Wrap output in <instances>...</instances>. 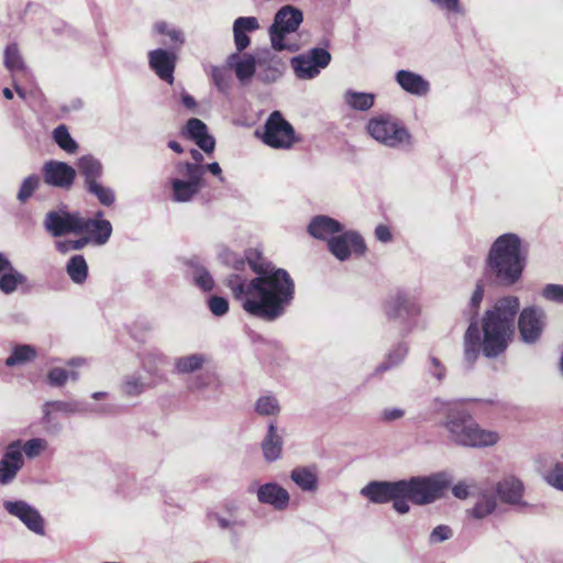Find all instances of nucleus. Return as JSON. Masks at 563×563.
<instances>
[{
	"label": "nucleus",
	"mask_w": 563,
	"mask_h": 563,
	"mask_svg": "<svg viewBox=\"0 0 563 563\" xmlns=\"http://www.w3.org/2000/svg\"><path fill=\"white\" fill-rule=\"evenodd\" d=\"M225 285L249 314L267 321L282 317L295 297V283L283 268L264 271L250 280L232 274Z\"/></svg>",
	"instance_id": "1"
},
{
	"label": "nucleus",
	"mask_w": 563,
	"mask_h": 563,
	"mask_svg": "<svg viewBox=\"0 0 563 563\" xmlns=\"http://www.w3.org/2000/svg\"><path fill=\"white\" fill-rule=\"evenodd\" d=\"M520 308L519 299L507 296L498 299L482 319V351L486 357L504 353L516 332L515 320Z\"/></svg>",
	"instance_id": "2"
},
{
	"label": "nucleus",
	"mask_w": 563,
	"mask_h": 563,
	"mask_svg": "<svg viewBox=\"0 0 563 563\" xmlns=\"http://www.w3.org/2000/svg\"><path fill=\"white\" fill-rule=\"evenodd\" d=\"M487 272L505 286L516 284L526 266V254L520 239L512 233L503 234L495 240L486 260Z\"/></svg>",
	"instance_id": "3"
},
{
	"label": "nucleus",
	"mask_w": 563,
	"mask_h": 563,
	"mask_svg": "<svg viewBox=\"0 0 563 563\" xmlns=\"http://www.w3.org/2000/svg\"><path fill=\"white\" fill-rule=\"evenodd\" d=\"M443 427L449 440L459 446L484 449L496 445L500 435L497 431L483 428L464 409H449Z\"/></svg>",
	"instance_id": "4"
},
{
	"label": "nucleus",
	"mask_w": 563,
	"mask_h": 563,
	"mask_svg": "<svg viewBox=\"0 0 563 563\" xmlns=\"http://www.w3.org/2000/svg\"><path fill=\"white\" fill-rule=\"evenodd\" d=\"M302 12L292 5L280 8L274 18V23L269 27L271 43L276 51L296 52L299 45L292 36L302 23Z\"/></svg>",
	"instance_id": "5"
},
{
	"label": "nucleus",
	"mask_w": 563,
	"mask_h": 563,
	"mask_svg": "<svg viewBox=\"0 0 563 563\" xmlns=\"http://www.w3.org/2000/svg\"><path fill=\"white\" fill-rule=\"evenodd\" d=\"M366 131L379 144L389 148L412 146V136L398 120L388 115H377L368 120Z\"/></svg>",
	"instance_id": "6"
},
{
	"label": "nucleus",
	"mask_w": 563,
	"mask_h": 563,
	"mask_svg": "<svg viewBox=\"0 0 563 563\" xmlns=\"http://www.w3.org/2000/svg\"><path fill=\"white\" fill-rule=\"evenodd\" d=\"M404 494L409 495V499L417 505L431 504L443 496L449 485V479L444 474H433L430 476L412 477L402 481Z\"/></svg>",
	"instance_id": "7"
},
{
	"label": "nucleus",
	"mask_w": 563,
	"mask_h": 563,
	"mask_svg": "<svg viewBox=\"0 0 563 563\" xmlns=\"http://www.w3.org/2000/svg\"><path fill=\"white\" fill-rule=\"evenodd\" d=\"M177 177L170 179L173 198L178 202L191 200L201 189L203 167L198 164L180 163Z\"/></svg>",
	"instance_id": "8"
},
{
	"label": "nucleus",
	"mask_w": 563,
	"mask_h": 563,
	"mask_svg": "<svg viewBox=\"0 0 563 563\" xmlns=\"http://www.w3.org/2000/svg\"><path fill=\"white\" fill-rule=\"evenodd\" d=\"M263 142L274 148H289L296 142L294 128L278 111L273 112L266 123L262 136Z\"/></svg>",
	"instance_id": "9"
},
{
	"label": "nucleus",
	"mask_w": 563,
	"mask_h": 563,
	"mask_svg": "<svg viewBox=\"0 0 563 563\" xmlns=\"http://www.w3.org/2000/svg\"><path fill=\"white\" fill-rule=\"evenodd\" d=\"M331 60V54L324 48H312L307 54L294 57L291 59L296 75L301 79H311L319 75L322 68H325Z\"/></svg>",
	"instance_id": "10"
},
{
	"label": "nucleus",
	"mask_w": 563,
	"mask_h": 563,
	"mask_svg": "<svg viewBox=\"0 0 563 563\" xmlns=\"http://www.w3.org/2000/svg\"><path fill=\"white\" fill-rule=\"evenodd\" d=\"M545 327V313L536 307L525 308L518 318V330L521 340L527 344L536 343Z\"/></svg>",
	"instance_id": "11"
},
{
	"label": "nucleus",
	"mask_w": 563,
	"mask_h": 563,
	"mask_svg": "<svg viewBox=\"0 0 563 563\" xmlns=\"http://www.w3.org/2000/svg\"><path fill=\"white\" fill-rule=\"evenodd\" d=\"M328 245L339 261H345L352 254L363 255L366 250L364 240L354 231H342L339 235L331 238Z\"/></svg>",
	"instance_id": "12"
},
{
	"label": "nucleus",
	"mask_w": 563,
	"mask_h": 563,
	"mask_svg": "<svg viewBox=\"0 0 563 563\" xmlns=\"http://www.w3.org/2000/svg\"><path fill=\"white\" fill-rule=\"evenodd\" d=\"M3 507L10 515L21 520L32 532L38 536L45 533L44 520L34 507L22 500L5 501Z\"/></svg>",
	"instance_id": "13"
},
{
	"label": "nucleus",
	"mask_w": 563,
	"mask_h": 563,
	"mask_svg": "<svg viewBox=\"0 0 563 563\" xmlns=\"http://www.w3.org/2000/svg\"><path fill=\"white\" fill-rule=\"evenodd\" d=\"M45 228L55 236L66 233H81L84 218H80L77 213L49 212L46 216Z\"/></svg>",
	"instance_id": "14"
},
{
	"label": "nucleus",
	"mask_w": 563,
	"mask_h": 563,
	"mask_svg": "<svg viewBox=\"0 0 563 563\" xmlns=\"http://www.w3.org/2000/svg\"><path fill=\"white\" fill-rule=\"evenodd\" d=\"M402 481L371 482L361 489V495L374 504H385L404 494Z\"/></svg>",
	"instance_id": "15"
},
{
	"label": "nucleus",
	"mask_w": 563,
	"mask_h": 563,
	"mask_svg": "<svg viewBox=\"0 0 563 563\" xmlns=\"http://www.w3.org/2000/svg\"><path fill=\"white\" fill-rule=\"evenodd\" d=\"M258 503L268 505L275 510L283 511L289 507L290 494L282 485L275 482L261 484L254 490Z\"/></svg>",
	"instance_id": "16"
},
{
	"label": "nucleus",
	"mask_w": 563,
	"mask_h": 563,
	"mask_svg": "<svg viewBox=\"0 0 563 563\" xmlns=\"http://www.w3.org/2000/svg\"><path fill=\"white\" fill-rule=\"evenodd\" d=\"M44 180L46 184L59 187H71L76 177V170L64 162L49 161L43 167Z\"/></svg>",
	"instance_id": "17"
},
{
	"label": "nucleus",
	"mask_w": 563,
	"mask_h": 563,
	"mask_svg": "<svg viewBox=\"0 0 563 563\" xmlns=\"http://www.w3.org/2000/svg\"><path fill=\"white\" fill-rule=\"evenodd\" d=\"M386 313L390 319L409 320L420 314V306L411 298L397 295L386 305Z\"/></svg>",
	"instance_id": "18"
},
{
	"label": "nucleus",
	"mask_w": 563,
	"mask_h": 563,
	"mask_svg": "<svg viewBox=\"0 0 563 563\" xmlns=\"http://www.w3.org/2000/svg\"><path fill=\"white\" fill-rule=\"evenodd\" d=\"M150 66L163 80L172 84L177 56L175 53L165 49H154L148 54Z\"/></svg>",
	"instance_id": "19"
},
{
	"label": "nucleus",
	"mask_w": 563,
	"mask_h": 563,
	"mask_svg": "<svg viewBox=\"0 0 563 563\" xmlns=\"http://www.w3.org/2000/svg\"><path fill=\"white\" fill-rule=\"evenodd\" d=\"M227 67L233 70L242 85L250 82L255 74L256 59L251 54L233 53L227 58Z\"/></svg>",
	"instance_id": "20"
},
{
	"label": "nucleus",
	"mask_w": 563,
	"mask_h": 563,
	"mask_svg": "<svg viewBox=\"0 0 563 563\" xmlns=\"http://www.w3.org/2000/svg\"><path fill=\"white\" fill-rule=\"evenodd\" d=\"M23 466V456L18 443L8 446L3 459L0 461V483L9 484Z\"/></svg>",
	"instance_id": "21"
},
{
	"label": "nucleus",
	"mask_w": 563,
	"mask_h": 563,
	"mask_svg": "<svg viewBox=\"0 0 563 563\" xmlns=\"http://www.w3.org/2000/svg\"><path fill=\"white\" fill-rule=\"evenodd\" d=\"M495 489L503 503L516 506L522 504L525 487L519 478L506 476L497 482Z\"/></svg>",
	"instance_id": "22"
},
{
	"label": "nucleus",
	"mask_w": 563,
	"mask_h": 563,
	"mask_svg": "<svg viewBox=\"0 0 563 563\" xmlns=\"http://www.w3.org/2000/svg\"><path fill=\"white\" fill-rule=\"evenodd\" d=\"M395 80L402 90L417 97H424L430 91V82L421 75L410 70L397 71Z\"/></svg>",
	"instance_id": "23"
},
{
	"label": "nucleus",
	"mask_w": 563,
	"mask_h": 563,
	"mask_svg": "<svg viewBox=\"0 0 563 563\" xmlns=\"http://www.w3.org/2000/svg\"><path fill=\"white\" fill-rule=\"evenodd\" d=\"M283 432L274 423H271L261 443L265 461L269 463L278 461L283 454Z\"/></svg>",
	"instance_id": "24"
},
{
	"label": "nucleus",
	"mask_w": 563,
	"mask_h": 563,
	"mask_svg": "<svg viewBox=\"0 0 563 563\" xmlns=\"http://www.w3.org/2000/svg\"><path fill=\"white\" fill-rule=\"evenodd\" d=\"M308 231L313 238L329 242L335 233L343 231V225L330 217L318 216L311 220Z\"/></svg>",
	"instance_id": "25"
},
{
	"label": "nucleus",
	"mask_w": 563,
	"mask_h": 563,
	"mask_svg": "<svg viewBox=\"0 0 563 563\" xmlns=\"http://www.w3.org/2000/svg\"><path fill=\"white\" fill-rule=\"evenodd\" d=\"M260 27L258 21L254 16H241L233 23L234 45L240 53L250 45L247 33Z\"/></svg>",
	"instance_id": "26"
},
{
	"label": "nucleus",
	"mask_w": 563,
	"mask_h": 563,
	"mask_svg": "<svg viewBox=\"0 0 563 563\" xmlns=\"http://www.w3.org/2000/svg\"><path fill=\"white\" fill-rule=\"evenodd\" d=\"M186 132L190 139L206 153H211L214 148V140L207 132V125L199 119H190L186 125Z\"/></svg>",
	"instance_id": "27"
},
{
	"label": "nucleus",
	"mask_w": 563,
	"mask_h": 563,
	"mask_svg": "<svg viewBox=\"0 0 563 563\" xmlns=\"http://www.w3.org/2000/svg\"><path fill=\"white\" fill-rule=\"evenodd\" d=\"M84 358H71L67 362V365L70 369H66L63 367H54L47 374V380L52 386L60 387L65 385L68 380H77L79 378V373L75 369L85 364Z\"/></svg>",
	"instance_id": "28"
},
{
	"label": "nucleus",
	"mask_w": 563,
	"mask_h": 563,
	"mask_svg": "<svg viewBox=\"0 0 563 563\" xmlns=\"http://www.w3.org/2000/svg\"><path fill=\"white\" fill-rule=\"evenodd\" d=\"M210 357L203 353L186 354L175 360V369L178 374H190L201 369Z\"/></svg>",
	"instance_id": "29"
},
{
	"label": "nucleus",
	"mask_w": 563,
	"mask_h": 563,
	"mask_svg": "<svg viewBox=\"0 0 563 563\" xmlns=\"http://www.w3.org/2000/svg\"><path fill=\"white\" fill-rule=\"evenodd\" d=\"M82 232L90 233L92 240L97 244L102 245L109 240L112 233V225L108 220L84 219Z\"/></svg>",
	"instance_id": "30"
},
{
	"label": "nucleus",
	"mask_w": 563,
	"mask_h": 563,
	"mask_svg": "<svg viewBox=\"0 0 563 563\" xmlns=\"http://www.w3.org/2000/svg\"><path fill=\"white\" fill-rule=\"evenodd\" d=\"M79 173L84 176L86 186L96 183L103 173V166L99 159L92 155H84L77 163Z\"/></svg>",
	"instance_id": "31"
},
{
	"label": "nucleus",
	"mask_w": 563,
	"mask_h": 563,
	"mask_svg": "<svg viewBox=\"0 0 563 563\" xmlns=\"http://www.w3.org/2000/svg\"><path fill=\"white\" fill-rule=\"evenodd\" d=\"M79 411V406L74 401H49L43 406L44 421L52 424L57 415H73Z\"/></svg>",
	"instance_id": "32"
},
{
	"label": "nucleus",
	"mask_w": 563,
	"mask_h": 563,
	"mask_svg": "<svg viewBox=\"0 0 563 563\" xmlns=\"http://www.w3.org/2000/svg\"><path fill=\"white\" fill-rule=\"evenodd\" d=\"M290 479L303 492L313 493L318 489V476L311 468H294L290 472Z\"/></svg>",
	"instance_id": "33"
},
{
	"label": "nucleus",
	"mask_w": 563,
	"mask_h": 563,
	"mask_svg": "<svg viewBox=\"0 0 563 563\" xmlns=\"http://www.w3.org/2000/svg\"><path fill=\"white\" fill-rule=\"evenodd\" d=\"M497 508L495 496L488 490H479L476 495V501L471 514L476 519H483L492 515Z\"/></svg>",
	"instance_id": "34"
},
{
	"label": "nucleus",
	"mask_w": 563,
	"mask_h": 563,
	"mask_svg": "<svg viewBox=\"0 0 563 563\" xmlns=\"http://www.w3.org/2000/svg\"><path fill=\"white\" fill-rule=\"evenodd\" d=\"M154 383L146 382L141 374L126 375L121 384V391L126 397H137L147 388L154 387Z\"/></svg>",
	"instance_id": "35"
},
{
	"label": "nucleus",
	"mask_w": 563,
	"mask_h": 563,
	"mask_svg": "<svg viewBox=\"0 0 563 563\" xmlns=\"http://www.w3.org/2000/svg\"><path fill=\"white\" fill-rule=\"evenodd\" d=\"M344 101L354 110L366 111L374 106L375 95L349 90L344 93Z\"/></svg>",
	"instance_id": "36"
},
{
	"label": "nucleus",
	"mask_w": 563,
	"mask_h": 563,
	"mask_svg": "<svg viewBox=\"0 0 563 563\" xmlns=\"http://www.w3.org/2000/svg\"><path fill=\"white\" fill-rule=\"evenodd\" d=\"M258 66V77L267 82L277 80L282 76L285 67L284 64L276 58H271L269 60L260 59Z\"/></svg>",
	"instance_id": "37"
},
{
	"label": "nucleus",
	"mask_w": 563,
	"mask_h": 563,
	"mask_svg": "<svg viewBox=\"0 0 563 563\" xmlns=\"http://www.w3.org/2000/svg\"><path fill=\"white\" fill-rule=\"evenodd\" d=\"M66 269L74 283L80 284L87 278L88 266L81 255L73 256L69 260Z\"/></svg>",
	"instance_id": "38"
},
{
	"label": "nucleus",
	"mask_w": 563,
	"mask_h": 563,
	"mask_svg": "<svg viewBox=\"0 0 563 563\" xmlns=\"http://www.w3.org/2000/svg\"><path fill=\"white\" fill-rule=\"evenodd\" d=\"M36 356V351L31 345H19L13 349L11 355L5 360L8 366H16L32 361Z\"/></svg>",
	"instance_id": "39"
},
{
	"label": "nucleus",
	"mask_w": 563,
	"mask_h": 563,
	"mask_svg": "<svg viewBox=\"0 0 563 563\" xmlns=\"http://www.w3.org/2000/svg\"><path fill=\"white\" fill-rule=\"evenodd\" d=\"M9 272L0 277V289L4 294H11L16 290L18 286L24 284L26 278L21 273H18L9 266Z\"/></svg>",
	"instance_id": "40"
},
{
	"label": "nucleus",
	"mask_w": 563,
	"mask_h": 563,
	"mask_svg": "<svg viewBox=\"0 0 563 563\" xmlns=\"http://www.w3.org/2000/svg\"><path fill=\"white\" fill-rule=\"evenodd\" d=\"M4 65L10 71H25V63L15 45H9L4 51Z\"/></svg>",
	"instance_id": "41"
},
{
	"label": "nucleus",
	"mask_w": 563,
	"mask_h": 563,
	"mask_svg": "<svg viewBox=\"0 0 563 563\" xmlns=\"http://www.w3.org/2000/svg\"><path fill=\"white\" fill-rule=\"evenodd\" d=\"M255 411L261 416H276L280 411V406L274 396L265 395L256 400Z\"/></svg>",
	"instance_id": "42"
},
{
	"label": "nucleus",
	"mask_w": 563,
	"mask_h": 563,
	"mask_svg": "<svg viewBox=\"0 0 563 563\" xmlns=\"http://www.w3.org/2000/svg\"><path fill=\"white\" fill-rule=\"evenodd\" d=\"M53 137L58 146L67 153L73 154L78 148L76 141L71 137L67 128L64 125H59L54 130Z\"/></svg>",
	"instance_id": "43"
},
{
	"label": "nucleus",
	"mask_w": 563,
	"mask_h": 563,
	"mask_svg": "<svg viewBox=\"0 0 563 563\" xmlns=\"http://www.w3.org/2000/svg\"><path fill=\"white\" fill-rule=\"evenodd\" d=\"M478 340V330L475 324H471L464 336V353L466 360L470 362H473L477 356Z\"/></svg>",
	"instance_id": "44"
},
{
	"label": "nucleus",
	"mask_w": 563,
	"mask_h": 563,
	"mask_svg": "<svg viewBox=\"0 0 563 563\" xmlns=\"http://www.w3.org/2000/svg\"><path fill=\"white\" fill-rule=\"evenodd\" d=\"M225 510L229 512L230 518H224L220 514H213L212 518L218 522V525L223 528H232L238 525V520L235 518L239 511V505L234 501H229L224 505Z\"/></svg>",
	"instance_id": "45"
},
{
	"label": "nucleus",
	"mask_w": 563,
	"mask_h": 563,
	"mask_svg": "<svg viewBox=\"0 0 563 563\" xmlns=\"http://www.w3.org/2000/svg\"><path fill=\"white\" fill-rule=\"evenodd\" d=\"M87 188L98 198L100 203L111 206L114 202V194L111 188L104 187L98 181L88 185Z\"/></svg>",
	"instance_id": "46"
},
{
	"label": "nucleus",
	"mask_w": 563,
	"mask_h": 563,
	"mask_svg": "<svg viewBox=\"0 0 563 563\" xmlns=\"http://www.w3.org/2000/svg\"><path fill=\"white\" fill-rule=\"evenodd\" d=\"M47 449V441L44 439L35 438L26 441L21 450L29 459H34L41 455Z\"/></svg>",
	"instance_id": "47"
},
{
	"label": "nucleus",
	"mask_w": 563,
	"mask_h": 563,
	"mask_svg": "<svg viewBox=\"0 0 563 563\" xmlns=\"http://www.w3.org/2000/svg\"><path fill=\"white\" fill-rule=\"evenodd\" d=\"M542 297L555 303H563V285L548 284L542 288Z\"/></svg>",
	"instance_id": "48"
},
{
	"label": "nucleus",
	"mask_w": 563,
	"mask_h": 563,
	"mask_svg": "<svg viewBox=\"0 0 563 563\" xmlns=\"http://www.w3.org/2000/svg\"><path fill=\"white\" fill-rule=\"evenodd\" d=\"M192 278L195 284L205 291L211 290L214 285L211 275L203 267L196 268Z\"/></svg>",
	"instance_id": "49"
},
{
	"label": "nucleus",
	"mask_w": 563,
	"mask_h": 563,
	"mask_svg": "<svg viewBox=\"0 0 563 563\" xmlns=\"http://www.w3.org/2000/svg\"><path fill=\"white\" fill-rule=\"evenodd\" d=\"M38 184H40V179L37 176L32 175V176H29L27 178H25V180L23 181V184L19 190L18 199L20 201L27 200L33 195V192L37 188Z\"/></svg>",
	"instance_id": "50"
},
{
	"label": "nucleus",
	"mask_w": 563,
	"mask_h": 563,
	"mask_svg": "<svg viewBox=\"0 0 563 563\" xmlns=\"http://www.w3.org/2000/svg\"><path fill=\"white\" fill-rule=\"evenodd\" d=\"M544 479L552 487L563 490V466L555 464L544 476Z\"/></svg>",
	"instance_id": "51"
},
{
	"label": "nucleus",
	"mask_w": 563,
	"mask_h": 563,
	"mask_svg": "<svg viewBox=\"0 0 563 563\" xmlns=\"http://www.w3.org/2000/svg\"><path fill=\"white\" fill-rule=\"evenodd\" d=\"M228 70L230 69L227 65L224 67H213L211 70L212 79L220 90H225L229 87L230 77Z\"/></svg>",
	"instance_id": "52"
},
{
	"label": "nucleus",
	"mask_w": 563,
	"mask_h": 563,
	"mask_svg": "<svg viewBox=\"0 0 563 563\" xmlns=\"http://www.w3.org/2000/svg\"><path fill=\"white\" fill-rule=\"evenodd\" d=\"M210 311L218 317L224 316L229 310L228 300L223 297L212 296L208 300Z\"/></svg>",
	"instance_id": "53"
},
{
	"label": "nucleus",
	"mask_w": 563,
	"mask_h": 563,
	"mask_svg": "<svg viewBox=\"0 0 563 563\" xmlns=\"http://www.w3.org/2000/svg\"><path fill=\"white\" fill-rule=\"evenodd\" d=\"M451 536L452 531L448 526H438L431 531L429 542L431 544H437L450 539Z\"/></svg>",
	"instance_id": "54"
},
{
	"label": "nucleus",
	"mask_w": 563,
	"mask_h": 563,
	"mask_svg": "<svg viewBox=\"0 0 563 563\" xmlns=\"http://www.w3.org/2000/svg\"><path fill=\"white\" fill-rule=\"evenodd\" d=\"M434 4L448 11L463 14L464 9L460 4V0H431Z\"/></svg>",
	"instance_id": "55"
},
{
	"label": "nucleus",
	"mask_w": 563,
	"mask_h": 563,
	"mask_svg": "<svg viewBox=\"0 0 563 563\" xmlns=\"http://www.w3.org/2000/svg\"><path fill=\"white\" fill-rule=\"evenodd\" d=\"M167 36L169 37V44L176 48H179L185 42L184 33L174 26L168 29Z\"/></svg>",
	"instance_id": "56"
},
{
	"label": "nucleus",
	"mask_w": 563,
	"mask_h": 563,
	"mask_svg": "<svg viewBox=\"0 0 563 563\" xmlns=\"http://www.w3.org/2000/svg\"><path fill=\"white\" fill-rule=\"evenodd\" d=\"M409 495L408 494H401L399 497L393 498L390 501L394 503V509L404 515L409 511V505H408Z\"/></svg>",
	"instance_id": "57"
},
{
	"label": "nucleus",
	"mask_w": 563,
	"mask_h": 563,
	"mask_svg": "<svg viewBox=\"0 0 563 563\" xmlns=\"http://www.w3.org/2000/svg\"><path fill=\"white\" fill-rule=\"evenodd\" d=\"M453 495L459 499H465L471 495V486L466 483H457L452 488Z\"/></svg>",
	"instance_id": "58"
},
{
	"label": "nucleus",
	"mask_w": 563,
	"mask_h": 563,
	"mask_svg": "<svg viewBox=\"0 0 563 563\" xmlns=\"http://www.w3.org/2000/svg\"><path fill=\"white\" fill-rule=\"evenodd\" d=\"M405 416V411L400 408H387L383 411V418L387 421L400 419Z\"/></svg>",
	"instance_id": "59"
},
{
	"label": "nucleus",
	"mask_w": 563,
	"mask_h": 563,
	"mask_svg": "<svg viewBox=\"0 0 563 563\" xmlns=\"http://www.w3.org/2000/svg\"><path fill=\"white\" fill-rule=\"evenodd\" d=\"M375 235L382 242H388L391 239L389 229L383 224L376 228Z\"/></svg>",
	"instance_id": "60"
},
{
	"label": "nucleus",
	"mask_w": 563,
	"mask_h": 563,
	"mask_svg": "<svg viewBox=\"0 0 563 563\" xmlns=\"http://www.w3.org/2000/svg\"><path fill=\"white\" fill-rule=\"evenodd\" d=\"M208 386L207 376L198 375L191 383V389L201 390Z\"/></svg>",
	"instance_id": "61"
},
{
	"label": "nucleus",
	"mask_w": 563,
	"mask_h": 563,
	"mask_svg": "<svg viewBox=\"0 0 563 563\" xmlns=\"http://www.w3.org/2000/svg\"><path fill=\"white\" fill-rule=\"evenodd\" d=\"M483 296H484V289L481 285H477L472 295L471 303L474 307H477L481 303V301L483 300Z\"/></svg>",
	"instance_id": "62"
},
{
	"label": "nucleus",
	"mask_w": 563,
	"mask_h": 563,
	"mask_svg": "<svg viewBox=\"0 0 563 563\" xmlns=\"http://www.w3.org/2000/svg\"><path fill=\"white\" fill-rule=\"evenodd\" d=\"M431 365L433 367V375L440 380L442 379L443 375H444V369L442 368L439 360H437L435 357H432L431 358Z\"/></svg>",
	"instance_id": "63"
},
{
	"label": "nucleus",
	"mask_w": 563,
	"mask_h": 563,
	"mask_svg": "<svg viewBox=\"0 0 563 563\" xmlns=\"http://www.w3.org/2000/svg\"><path fill=\"white\" fill-rule=\"evenodd\" d=\"M56 247L57 250L60 252V253H67L69 252L70 250H73L71 247V241L70 240H67V241H58L56 243Z\"/></svg>",
	"instance_id": "64"
}]
</instances>
